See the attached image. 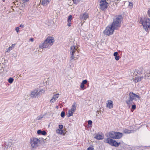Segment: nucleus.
I'll list each match as a JSON object with an SVG mask.
<instances>
[{
    "label": "nucleus",
    "mask_w": 150,
    "mask_h": 150,
    "mask_svg": "<svg viewBox=\"0 0 150 150\" xmlns=\"http://www.w3.org/2000/svg\"><path fill=\"white\" fill-rule=\"evenodd\" d=\"M122 20V18L121 15L115 16L111 25L107 26L103 31L104 34L108 36L112 34L115 30L117 29L120 27L121 22Z\"/></svg>",
    "instance_id": "1"
},
{
    "label": "nucleus",
    "mask_w": 150,
    "mask_h": 150,
    "mask_svg": "<svg viewBox=\"0 0 150 150\" xmlns=\"http://www.w3.org/2000/svg\"><path fill=\"white\" fill-rule=\"evenodd\" d=\"M54 42V39L53 37L48 36L43 43L39 45V47L41 48H47L52 45Z\"/></svg>",
    "instance_id": "2"
},
{
    "label": "nucleus",
    "mask_w": 150,
    "mask_h": 150,
    "mask_svg": "<svg viewBox=\"0 0 150 150\" xmlns=\"http://www.w3.org/2000/svg\"><path fill=\"white\" fill-rule=\"evenodd\" d=\"M140 22L146 31L150 28V19L147 18H141Z\"/></svg>",
    "instance_id": "3"
},
{
    "label": "nucleus",
    "mask_w": 150,
    "mask_h": 150,
    "mask_svg": "<svg viewBox=\"0 0 150 150\" xmlns=\"http://www.w3.org/2000/svg\"><path fill=\"white\" fill-rule=\"evenodd\" d=\"M104 142L105 143L109 144L112 146L116 147H118L120 144V142H117L115 140L109 138L105 139Z\"/></svg>",
    "instance_id": "4"
},
{
    "label": "nucleus",
    "mask_w": 150,
    "mask_h": 150,
    "mask_svg": "<svg viewBox=\"0 0 150 150\" xmlns=\"http://www.w3.org/2000/svg\"><path fill=\"white\" fill-rule=\"evenodd\" d=\"M30 143L32 148H35L39 146L40 143V141L36 138H33L30 139Z\"/></svg>",
    "instance_id": "5"
},
{
    "label": "nucleus",
    "mask_w": 150,
    "mask_h": 150,
    "mask_svg": "<svg viewBox=\"0 0 150 150\" xmlns=\"http://www.w3.org/2000/svg\"><path fill=\"white\" fill-rule=\"evenodd\" d=\"M108 6V3L106 0H100L99 2V8L103 11L106 9Z\"/></svg>",
    "instance_id": "6"
},
{
    "label": "nucleus",
    "mask_w": 150,
    "mask_h": 150,
    "mask_svg": "<svg viewBox=\"0 0 150 150\" xmlns=\"http://www.w3.org/2000/svg\"><path fill=\"white\" fill-rule=\"evenodd\" d=\"M77 47L76 46H73L71 47L70 52L71 54V59H74V53L77 50Z\"/></svg>",
    "instance_id": "7"
},
{
    "label": "nucleus",
    "mask_w": 150,
    "mask_h": 150,
    "mask_svg": "<svg viewBox=\"0 0 150 150\" xmlns=\"http://www.w3.org/2000/svg\"><path fill=\"white\" fill-rule=\"evenodd\" d=\"M135 98L133 96H132V94H129V97L128 99L126 101V103L129 107L130 106L134 103L133 102L134 100H135Z\"/></svg>",
    "instance_id": "8"
},
{
    "label": "nucleus",
    "mask_w": 150,
    "mask_h": 150,
    "mask_svg": "<svg viewBox=\"0 0 150 150\" xmlns=\"http://www.w3.org/2000/svg\"><path fill=\"white\" fill-rule=\"evenodd\" d=\"M12 143L11 142H4L2 146L4 148V150H5L12 146Z\"/></svg>",
    "instance_id": "9"
},
{
    "label": "nucleus",
    "mask_w": 150,
    "mask_h": 150,
    "mask_svg": "<svg viewBox=\"0 0 150 150\" xmlns=\"http://www.w3.org/2000/svg\"><path fill=\"white\" fill-rule=\"evenodd\" d=\"M89 17L88 14L87 13H85L81 14L79 18L80 20H86Z\"/></svg>",
    "instance_id": "10"
},
{
    "label": "nucleus",
    "mask_w": 150,
    "mask_h": 150,
    "mask_svg": "<svg viewBox=\"0 0 150 150\" xmlns=\"http://www.w3.org/2000/svg\"><path fill=\"white\" fill-rule=\"evenodd\" d=\"M113 102L111 100H108L107 103V107L110 109H111L113 107Z\"/></svg>",
    "instance_id": "11"
},
{
    "label": "nucleus",
    "mask_w": 150,
    "mask_h": 150,
    "mask_svg": "<svg viewBox=\"0 0 150 150\" xmlns=\"http://www.w3.org/2000/svg\"><path fill=\"white\" fill-rule=\"evenodd\" d=\"M122 135L123 134L122 133L116 132L115 139H119L122 137Z\"/></svg>",
    "instance_id": "12"
},
{
    "label": "nucleus",
    "mask_w": 150,
    "mask_h": 150,
    "mask_svg": "<svg viewBox=\"0 0 150 150\" xmlns=\"http://www.w3.org/2000/svg\"><path fill=\"white\" fill-rule=\"evenodd\" d=\"M143 78V76H138L135 77V78L133 79V81L135 83H137L139 81H141Z\"/></svg>",
    "instance_id": "13"
},
{
    "label": "nucleus",
    "mask_w": 150,
    "mask_h": 150,
    "mask_svg": "<svg viewBox=\"0 0 150 150\" xmlns=\"http://www.w3.org/2000/svg\"><path fill=\"white\" fill-rule=\"evenodd\" d=\"M51 0H42L41 4L44 6H46L48 4H49Z\"/></svg>",
    "instance_id": "14"
},
{
    "label": "nucleus",
    "mask_w": 150,
    "mask_h": 150,
    "mask_svg": "<svg viewBox=\"0 0 150 150\" xmlns=\"http://www.w3.org/2000/svg\"><path fill=\"white\" fill-rule=\"evenodd\" d=\"M72 16L71 15H70L68 17L67 19V25L69 27L71 26V21L72 19Z\"/></svg>",
    "instance_id": "15"
},
{
    "label": "nucleus",
    "mask_w": 150,
    "mask_h": 150,
    "mask_svg": "<svg viewBox=\"0 0 150 150\" xmlns=\"http://www.w3.org/2000/svg\"><path fill=\"white\" fill-rule=\"evenodd\" d=\"M37 133L39 135L41 134L45 136L47 134V132L45 130L42 131L40 129H39L37 131Z\"/></svg>",
    "instance_id": "16"
},
{
    "label": "nucleus",
    "mask_w": 150,
    "mask_h": 150,
    "mask_svg": "<svg viewBox=\"0 0 150 150\" xmlns=\"http://www.w3.org/2000/svg\"><path fill=\"white\" fill-rule=\"evenodd\" d=\"M116 132L112 131L110 132L109 133V136L110 138L115 139V137Z\"/></svg>",
    "instance_id": "17"
},
{
    "label": "nucleus",
    "mask_w": 150,
    "mask_h": 150,
    "mask_svg": "<svg viewBox=\"0 0 150 150\" xmlns=\"http://www.w3.org/2000/svg\"><path fill=\"white\" fill-rule=\"evenodd\" d=\"M143 70L144 69L143 67L139 68V69H137V70L136 71L137 73L139 74H142L143 73Z\"/></svg>",
    "instance_id": "18"
},
{
    "label": "nucleus",
    "mask_w": 150,
    "mask_h": 150,
    "mask_svg": "<svg viewBox=\"0 0 150 150\" xmlns=\"http://www.w3.org/2000/svg\"><path fill=\"white\" fill-rule=\"evenodd\" d=\"M95 138L98 140H100L103 139V137L102 135L97 134L95 137Z\"/></svg>",
    "instance_id": "19"
},
{
    "label": "nucleus",
    "mask_w": 150,
    "mask_h": 150,
    "mask_svg": "<svg viewBox=\"0 0 150 150\" xmlns=\"http://www.w3.org/2000/svg\"><path fill=\"white\" fill-rule=\"evenodd\" d=\"M123 132L126 134H130L132 132V131L125 129L123 130Z\"/></svg>",
    "instance_id": "20"
},
{
    "label": "nucleus",
    "mask_w": 150,
    "mask_h": 150,
    "mask_svg": "<svg viewBox=\"0 0 150 150\" xmlns=\"http://www.w3.org/2000/svg\"><path fill=\"white\" fill-rule=\"evenodd\" d=\"M75 104L76 103L75 102H74V103L73 105H72V108L70 110L71 111L73 112H74L76 109V106H75Z\"/></svg>",
    "instance_id": "21"
},
{
    "label": "nucleus",
    "mask_w": 150,
    "mask_h": 150,
    "mask_svg": "<svg viewBox=\"0 0 150 150\" xmlns=\"http://www.w3.org/2000/svg\"><path fill=\"white\" fill-rule=\"evenodd\" d=\"M132 96H133L134 98H135L134 100L135 101H136L137 99H139V95H137V94H132Z\"/></svg>",
    "instance_id": "22"
},
{
    "label": "nucleus",
    "mask_w": 150,
    "mask_h": 150,
    "mask_svg": "<svg viewBox=\"0 0 150 150\" xmlns=\"http://www.w3.org/2000/svg\"><path fill=\"white\" fill-rule=\"evenodd\" d=\"M56 132L57 133L60 134H62L63 133V130H59L57 129L56 130Z\"/></svg>",
    "instance_id": "23"
},
{
    "label": "nucleus",
    "mask_w": 150,
    "mask_h": 150,
    "mask_svg": "<svg viewBox=\"0 0 150 150\" xmlns=\"http://www.w3.org/2000/svg\"><path fill=\"white\" fill-rule=\"evenodd\" d=\"M73 112H73L72 111H71L70 110H69L68 111V117H70V116H72Z\"/></svg>",
    "instance_id": "24"
},
{
    "label": "nucleus",
    "mask_w": 150,
    "mask_h": 150,
    "mask_svg": "<svg viewBox=\"0 0 150 150\" xmlns=\"http://www.w3.org/2000/svg\"><path fill=\"white\" fill-rule=\"evenodd\" d=\"M40 94H30L31 97L34 98H38V95Z\"/></svg>",
    "instance_id": "25"
},
{
    "label": "nucleus",
    "mask_w": 150,
    "mask_h": 150,
    "mask_svg": "<svg viewBox=\"0 0 150 150\" xmlns=\"http://www.w3.org/2000/svg\"><path fill=\"white\" fill-rule=\"evenodd\" d=\"M13 81L14 79L12 78H10L8 80V82L10 83H12L13 82Z\"/></svg>",
    "instance_id": "26"
},
{
    "label": "nucleus",
    "mask_w": 150,
    "mask_h": 150,
    "mask_svg": "<svg viewBox=\"0 0 150 150\" xmlns=\"http://www.w3.org/2000/svg\"><path fill=\"white\" fill-rule=\"evenodd\" d=\"M80 88L82 90H84L85 88H84V85L83 83H81L80 85Z\"/></svg>",
    "instance_id": "27"
},
{
    "label": "nucleus",
    "mask_w": 150,
    "mask_h": 150,
    "mask_svg": "<svg viewBox=\"0 0 150 150\" xmlns=\"http://www.w3.org/2000/svg\"><path fill=\"white\" fill-rule=\"evenodd\" d=\"M65 116V112L64 111H62L61 113V117L64 118Z\"/></svg>",
    "instance_id": "28"
},
{
    "label": "nucleus",
    "mask_w": 150,
    "mask_h": 150,
    "mask_svg": "<svg viewBox=\"0 0 150 150\" xmlns=\"http://www.w3.org/2000/svg\"><path fill=\"white\" fill-rule=\"evenodd\" d=\"M132 105V109L133 110H135L136 108V105L135 104V103H134V104H133Z\"/></svg>",
    "instance_id": "29"
},
{
    "label": "nucleus",
    "mask_w": 150,
    "mask_h": 150,
    "mask_svg": "<svg viewBox=\"0 0 150 150\" xmlns=\"http://www.w3.org/2000/svg\"><path fill=\"white\" fill-rule=\"evenodd\" d=\"M44 116L43 115H40L39 116L37 117V119L38 120H40Z\"/></svg>",
    "instance_id": "30"
},
{
    "label": "nucleus",
    "mask_w": 150,
    "mask_h": 150,
    "mask_svg": "<svg viewBox=\"0 0 150 150\" xmlns=\"http://www.w3.org/2000/svg\"><path fill=\"white\" fill-rule=\"evenodd\" d=\"M59 95V94H54V96L53 98L56 100L58 98Z\"/></svg>",
    "instance_id": "31"
},
{
    "label": "nucleus",
    "mask_w": 150,
    "mask_h": 150,
    "mask_svg": "<svg viewBox=\"0 0 150 150\" xmlns=\"http://www.w3.org/2000/svg\"><path fill=\"white\" fill-rule=\"evenodd\" d=\"M56 100L54 98H53V97L51 99L50 101V102L51 103H54V102Z\"/></svg>",
    "instance_id": "32"
},
{
    "label": "nucleus",
    "mask_w": 150,
    "mask_h": 150,
    "mask_svg": "<svg viewBox=\"0 0 150 150\" xmlns=\"http://www.w3.org/2000/svg\"><path fill=\"white\" fill-rule=\"evenodd\" d=\"M12 49V47H10L7 50L6 52H9L10 50H11Z\"/></svg>",
    "instance_id": "33"
},
{
    "label": "nucleus",
    "mask_w": 150,
    "mask_h": 150,
    "mask_svg": "<svg viewBox=\"0 0 150 150\" xmlns=\"http://www.w3.org/2000/svg\"><path fill=\"white\" fill-rule=\"evenodd\" d=\"M63 126L62 125H59V130H62V129L63 128Z\"/></svg>",
    "instance_id": "34"
},
{
    "label": "nucleus",
    "mask_w": 150,
    "mask_h": 150,
    "mask_svg": "<svg viewBox=\"0 0 150 150\" xmlns=\"http://www.w3.org/2000/svg\"><path fill=\"white\" fill-rule=\"evenodd\" d=\"M87 80H83L82 83H83L84 85L86 84L87 83Z\"/></svg>",
    "instance_id": "35"
},
{
    "label": "nucleus",
    "mask_w": 150,
    "mask_h": 150,
    "mask_svg": "<svg viewBox=\"0 0 150 150\" xmlns=\"http://www.w3.org/2000/svg\"><path fill=\"white\" fill-rule=\"evenodd\" d=\"M16 30L17 33L19 32V27H17L16 28Z\"/></svg>",
    "instance_id": "36"
},
{
    "label": "nucleus",
    "mask_w": 150,
    "mask_h": 150,
    "mask_svg": "<svg viewBox=\"0 0 150 150\" xmlns=\"http://www.w3.org/2000/svg\"><path fill=\"white\" fill-rule=\"evenodd\" d=\"M120 59V57L119 56H117L115 57V59L117 60H118Z\"/></svg>",
    "instance_id": "37"
},
{
    "label": "nucleus",
    "mask_w": 150,
    "mask_h": 150,
    "mask_svg": "<svg viewBox=\"0 0 150 150\" xmlns=\"http://www.w3.org/2000/svg\"><path fill=\"white\" fill-rule=\"evenodd\" d=\"M92 121L91 120H89L88 121V124L89 125H91L92 124Z\"/></svg>",
    "instance_id": "38"
},
{
    "label": "nucleus",
    "mask_w": 150,
    "mask_h": 150,
    "mask_svg": "<svg viewBox=\"0 0 150 150\" xmlns=\"http://www.w3.org/2000/svg\"><path fill=\"white\" fill-rule=\"evenodd\" d=\"M80 0H74L73 1L74 3L77 4L79 1Z\"/></svg>",
    "instance_id": "39"
},
{
    "label": "nucleus",
    "mask_w": 150,
    "mask_h": 150,
    "mask_svg": "<svg viewBox=\"0 0 150 150\" xmlns=\"http://www.w3.org/2000/svg\"><path fill=\"white\" fill-rule=\"evenodd\" d=\"M147 13L149 17H150V8H149L148 10L147 11Z\"/></svg>",
    "instance_id": "40"
},
{
    "label": "nucleus",
    "mask_w": 150,
    "mask_h": 150,
    "mask_svg": "<svg viewBox=\"0 0 150 150\" xmlns=\"http://www.w3.org/2000/svg\"><path fill=\"white\" fill-rule=\"evenodd\" d=\"M117 54H118V52H115L114 53L113 55L114 56L116 57V56H117Z\"/></svg>",
    "instance_id": "41"
},
{
    "label": "nucleus",
    "mask_w": 150,
    "mask_h": 150,
    "mask_svg": "<svg viewBox=\"0 0 150 150\" xmlns=\"http://www.w3.org/2000/svg\"><path fill=\"white\" fill-rule=\"evenodd\" d=\"M94 149L92 147H89L88 149L87 150H93Z\"/></svg>",
    "instance_id": "42"
},
{
    "label": "nucleus",
    "mask_w": 150,
    "mask_h": 150,
    "mask_svg": "<svg viewBox=\"0 0 150 150\" xmlns=\"http://www.w3.org/2000/svg\"><path fill=\"white\" fill-rule=\"evenodd\" d=\"M30 41L33 42L34 41V39H33V38H30Z\"/></svg>",
    "instance_id": "43"
},
{
    "label": "nucleus",
    "mask_w": 150,
    "mask_h": 150,
    "mask_svg": "<svg viewBox=\"0 0 150 150\" xmlns=\"http://www.w3.org/2000/svg\"><path fill=\"white\" fill-rule=\"evenodd\" d=\"M129 6L132 7V3H129Z\"/></svg>",
    "instance_id": "44"
},
{
    "label": "nucleus",
    "mask_w": 150,
    "mask_h": 150,
    "mask_svg": "<svg viewBox=\"0 0 150 150\" xmlns=\"http://www.w3.org/2000/svg\"><path fill=\"white\" fill-rule=\"evenodd\" d=\"M24 26V25H22V24H21L20 25V26L19 27H21V28H23V27Z\"/></svg>",
    "instance_id": "45"
},
{
    "label": "nucleus",
    "mask_w": 150,
    "mask_h": 150,
    "mask_svg": "<svg viewBox=\"0 0 150 150\" xmlns=\"http://www.w3.org/2000/svg\"><path fill=\"white\" fill-rule=\"evenodd\" d=\"M23 1H24V2H28L29 0H23Z\"/></svg>",
    "instance_id": "46"
},
{
    "label": "nucleus",
    "mask_w": 150,
    "mask_h": 150,
    "mask_svg": "<svg viewBox=\"0 0 150 150\" xmlns=\"http://www.w3.org/2000/svg\"><path fill=\"white\" fill-rule=\"evenodd\" d=\"M37 92H38V93H37V94H39V93H40V91H41V90H39V92H38V90H37ZM36 93H37V92H36Z\"/></svg>",
    "instance_id": "47"
},
{
    "label": "nucleus",
    "mask_w": 150,
    "mask_h": 150,
    "mask_svg": "<svg viewBox=\"0 0 150 150\" xmlns=\"http://www.w3.org/2000/svg\"><path fill=\"white\" fill-rule=\"evenodd\" d=\"M15 45V44L12 45V46L11 47H12V48H14Z\"/></svg>",
    "instance_id": "48"
},
{
    "label": "nucleus",
    "mask_w": 150,
    "mask_h": 150,
    "mask_svg": "<svg viewBox=\"0 0 150 150\" xmlns=\"http://www.w3.org/2000/svg\"><path fill=\"white\" fill-rule=\"evenodd\" d=\"M42 91H43L42 93H44V91L43 90H42Z\"/></svg>",
    "instance_id": "49"
},
{
    "label": "nucleus",
    "mask_w": 150,
    "mask_h": 150,
    "mask_svg": "<svg viewBox=\"0 0 150 150\" xmlns=\"http://www.w3.org/2000/svg\"><path fill=\"white\" fill-rule=\"evenodd\" d=\"M145 147H150V146H145Z\"/></svg>",
    "instance_id": "50"
},
{
    "label": "nucleus",
    "mask_w": 150,
    "mask_h": 150,
    "mask_svg": "<svg viewBox=\"0 0 150 150\" xmlns=\"http://www.w3.org/2000/svg\"><path fill=\"white\" fill-rule=\"evenodd\" d=\"M132 94H134V93H132Z\"/></svg>",
    "instance_id": "51"
}]
</instances>
